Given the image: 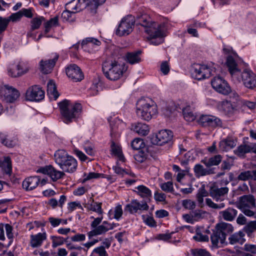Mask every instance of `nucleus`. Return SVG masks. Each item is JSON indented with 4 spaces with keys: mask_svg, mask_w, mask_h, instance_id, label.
Returning <instances> with one entry per match:
<instances>
[{
    "mask_svg": "<svg viewBox=\"0 0 256 256\" xmlns=\"http://www.w3.org/2000/svg\"><path fill=\"white\" fill-rule=\"evenodd\" d=\"M137 24L143 26L144 32L148 35V39L154 45H158L163 42L162 38L166 36V24H158L153 21L146 14L137 16Z\"/></svg>",
    "mask_w": 256,
    "mask_h": 256,
    "instance_id": "f257e3e1",
    "label": "nucleus"
},
{
    "mask_svg": "<svg viewBox=\"0 0 256 256\" xmlns=\"http://www.w3.org/2000/svg\"><path fill=\"white\" fill-rule=\"evenodd\" d=\"M63 122L69 124L76 121L79 117L82 106L79 103H72L68 100H64L58 104Z\"/></svg>",
    "mask_w": 256,
    "mask_h": 256,
    "instance_id": "f03ea898",
    "label": "nucleus"
},
{
    "mask_svg": "<svg viewBox=\"0 0 256 256\" xmlns=\"http://www.w3.org/2000/svg\"><path fill=\"white\" fill-rule=\"evenodd\" d=\"M234 231L232 226L228 223L218 224L210 236L212 248H218L226 243V236Z\"/></svg>",
    "mask_w": 256,
    "mask_h": 256,
    "instance_id": "7ed1b4c3",
    "label": "nucleus"
},
{
    "mask_svg": "<svg viewBox=\"0 0 256 256\" xmlns=\"http://www.w3.org/2000/svg\"><path fill=\"white\" fill-rule=\"evenodd\" d=\"M136 114L142 119L148 121L157 113L155 102L150 98H142L136 103Z\"/></svg>",
    "mask_w": 256,
    "mask_h": 256,
    "instance_id": "20e7f679",
    "label": "nucleus"
},
{
    "mask_svg": "<svg viewBox=\"0 0 256 256\" xmlns=\"http://www.w3.org/2000/svg\"><path fill=\"white\" fill-rule=\"evenodd\" d=\"M54 156L56 162L63 171L72 173L76 170L78 166L76 160L68 155L64 150H58Z\"/></svg>",
    "mask_w": 256,
    "mask_h": 256,
    "instance_id": "39448f33",
    "label": "nucleus"
},
{
    "mask_svg": "<svg viewBox=\"0 0 256 256\" xmlns=\"http://www.w3.org/2000/svg\"><path fill=\"white\" fill-rule=\"evenodd\" d=\"M113 159L116 161L114 172L116 174L122 176H124L126 174L131 176L132 174L128 169L123 168L122 166L125 165L126 158L122 152L121 146L114 142Z\"/></svg>",
    "mask_w": 256,
    "mask_h": 256,
    "instance_id": "423d86ee",
    "label": "nucleus"
},
{
    "mask_svg": "<svg viewBox=\"0 0 256 256\" xmlns=\"http://www.w3.org/2000/svg\"><path fill=\"white\" fill-rule=\"evenodd\" d=\"M237 205L246 216L256 218V200L254 196L248 194L240 197Z\"/></svg>",
    "mask_w": 256,
    "mask_h": 256,
    "instance_id": "0eeeda50",
    "label": "nucleus"
},
{
    "mask_svg": "<svg viewBox=\"0 0 256 256\" xmlns=\"http://www.w3.org/2000/svg\"><path fill=\"white\" fill-rule=\"evenodd\" d=\"M134 23V18L132 15L123 18L116 30V34L120 36L128 35L132 31Z\"/></svg>",
    "mask_w": 256,
    "mask_h": 256,
    "instance_id": "6e6552de",
    "label": "nucleus"
},
{
    "mask_svg": "<svg viewBox=\"0 0 256 256\" xmlns=\"http://www.w3.org/2000/svg\"><path fill=\"white\" fill-rule=\"evenodd\" d=\"M173 137L172 132L170 130H161L158 133L150 136L151 143L155 145L162 146L171 142Z\"/></svg>",
    "mask_w": 256,
    "mask_h": 256,
    "instance_id": "1a4fd4ad",
    "label": "nucleus"
},
{
    "mask_svg": "<svg viewBox=\"0 0 256 256\" xmlns=\"http://www.w3.org/2000/svg\"><path fill=\"white\" fill-rule=\"evenodd\" d=\"M30 70L28 64L24 62L10 64L8 68V73L12 78L22 76L27 73Z\"/></svg>",
    "mask_w": 256,
    "mask_h": 256,
    "instance_id": "9d476101",
    "label": "nucleus"
},
{
    "mask_svg": "<svg viewBox=\"0 0 256 256\" xmlns=\"http://www.w3.org/2000/svg\"><path fill=\"white\" fill-rule=\"evenodd\" d=\"M211 84L214 89L222 94L227 95L231 92L228 82L220 76L214 77L212 80Z\"/></svg>",
    "mask_w": 256,
    "mask_h": 256,
    "instance_id": "9b49d317",
    "label": "nucleus"
},
{
    "mask_svg": "<svg viewBox=\"0 0 256 256\" xmlns=\"http://www.w3.org/2000/svg\"><path fill=\"white\" fill-rule=\"evenodd\" d=\"M26 98L30 101L39 102L44 98V92L37 85L30 87L26 93Z\"/></svg>",
    "mask_w": 256,
    "mask_h": 256,
    "instance_id": "f8f14e48",
    "label": "nucleus"
},
{
    "mask_svg": "<svg viewBox=\"0 0 256 256\" xmlns=\"http://www.w3.org/2000/svg\"><path fill=\"white\" fill-rule=\"evenodd\" d=\"M226 64L230 74L232 80L234 83L240 82V76L241 71L232 56H228Z\"/></svg>",
    "mask_w": 256,
    "mask_h": 256,
    "instance_id": "ddd939ff",
    "label": "nucleus"
},
{
    "mask_svg": "<svg viewBox=\"0 0 256 256\" xmlns=\"http://www.w3.org/2000/svg\"><path fill=\"white\" fill-rule=\"evenodd\" d=\"M148 208L147 202L142 201L140 202L137 200H133L130 204L126 205L125 210L131 214H134L148 210Z\"/></svg>",
    "mask_w": 256,
    "mask_h": 256,
    "instance_id": "4468645a",
    "label": "nucleus"
},
{
    "mask_svg": "<svg viewBox=\"0 0 256 256\" xmlns=\"http://www.w3.org/2000/svg\"><path fill=\"white\" fill-rule=\"evenodd\" d=\"M199 124L204 127L215 128L222 126V122L218 118L212 115H202L198 120Z\"/></svg>",
    "mask_w": 256,
    "mask_h": 256,
    "instance_id": "2eb2a0df",
    "label": "nucleus"
},
{
    "mask_svg": "<svg viewBox=\"0 0 256 256\" xmlns=\"http://www.w3.org/2000/svg\"><path fill=\"white\" fill-rule=\"evenodd\" d=\"M240 82L247 88L252 89L256 86V75L251 70H245L240 72Z\"/></svg>",
    "mask_w": 256,
    "mask_h": 256,
    "instance_id": "dca6fc26",
    "label": "nucleus"
},
{
    "mask_svg": "<svg viewBox=\"0 0 256 256\" xmlns=\"http://www.w3.org/2000/svg\"><path fill=\"white\" fill-rule=\"evenodd\" d=\"M67 76L74 82H80L84 78L81 69L76 64H70L66 68Z\"/></svg>",
    "mask_w": 256,
    "mask_h": 256,
    "instance_id": "f3484780",
    "label": "nucleus"
},
{
    "mask_svg": "<svg viewBox=\"0 0 256 256\" xmlns=\"http://www.w3.org/2000/svg\"><path fill=\"white\" fill-rule=\"evenodd\" d=\"M59 58V55L54 53L52 54L51 58L48 60H42L40 62V71L44 74L50 73L56 64Z\"/></svg>",
    "mask_w": 256,
    "mask_h": 256,
    "instance_id": "a211bd4d",
    "label": "nucleus"
},
{
    "mask_svg": "<svg viewBox=\"0 0 256 256\" xmlns=\"http://www.w3.org/2000/svg\"><path fill=\"white\" fill-rule=\"evenodd\" d=\"M36 172L48 175L53 181H56L64 174V172L57 170L51 165L41 167Z\"/></svg>",
    "mask_w": 256,
    "mask_h": 256,
    "instance_id": "6ab92c4d",
    "label": "nucleus"
},
{
    "mask_svg": "<svg viewBox=\"0 0 256 256\" xmlns=\"http://www.w3.org/2000/svg\"><path fill=\"white\" fill-rule=\"evenodd\" d=\"M228 188H218L216 186H212L210 188L209 193L210 196L216 202H222L224 200V196L228 193Z\"/></svg>",
    "mask_w": 256,
    "mask_h": 256,
    "instance_id": "aec40b11",
    "label": "nucleus"
},
{
    "mask_svg": "<svg viewBox=\"0 0 256 256\" xmlns=\"http://www.w3.org/2000/svg\"><path fill=\"white\" fill-rule=\"evenodd\" d=\"M47 238L46 232H39L36 234H32L30 236V245L32 248H37L42 246L44 241Z\"/></svg>",
    "mask_w": 256,
    "mask_h": 256,
    "instance_id": "412c9836",
    "label": "nucleus"
},
{
    "mask_svg": "<svg viewBox=\"0 0 256 256\" xmlns=\"http://www.w3.org/2000/svg\"><path fill=\"white\" fill-rule=\"evenodd\" d=\"M215 168H204L200 164H196L194 168L195 176L196 178H200L205 176L210 175L216 173Z\"/></svg>",
    "mask_w": 256,
    "mask_h": 256,
    "instance_id": "4be33fe9",
    "label": "nucleus"
},
{
    "mask_svg": "<svg viewBox=\"0 0 256 256\" xmlns=\"http://www.w3.org/2000/svg\"><path fill=\"white\" fill-rule=\"evenodd\" d=\"M40 182V178L38 176H32L26 178L22 182V188L27 191L36 188Z\"/></svg>",
    "mask_w": 256,
    "mask_h": 256,
    "instance_id": "5701e85b",
    "label": "nucleus"
},
{
    "mask_svg": "<svg viewBox=\"0 0 256 256\" xmlns=\"http://www.w3.org/2000/svg\"><path fill=\"white\" fill-rule=\"evenodd\" d=\"M93 228L94 230H92L88 234L89 238H90L94 236L102 234L106 232L108 230L111 229L112 228V226L106 222L104 221L103 222L102 224Z\"/></svg>",
    "mask_w": 256,
    "mask_h": 256,
    "instance_id": "b1692460",
    "label": "nucleus"
},
{
    "mask_svg": "<svg viewBox=\"0 0 256 256\" xmlns=\"http://www.w3.org/2000/svg\"><path fill=\"white\" fill-rule=\"evenodd\" d=\"M126 70L127 66L124 63L118 64L116 62H113V80L120 79Z\"/></svg>",
    "mask_w": 256,
    "mask_h": 256,
    "instance_id": "393cba45",
    "label": "nucleus"
},
{
    "mask_svg": "<svg viewBox=\"0 0 256 256\" xmlns=\"http://www.w3.org/2000/svg\"><path fill=\"white\" fill-rule=\"evenodd\" d=\"M255 148V144H243L239 146L237 148L234 150V152L238 156L240 157H244V155L247 153L250 152H254Z\"/></svg>",
    "mask_w": 256,
    "mask_h": 256,
    "instance_id": "a878e982",
    "label": "nucleus"
},
{
    "mask_svg": "<svg viewBox=\"0 0 256 256\" xmlns=\"http://www.w3.org/2000/svg\"><path fill=\"white\" fill-rule=\"evenodd\" d=\"M84 4V7L92 14L96 13V9L98 6L103 4L99 0H82Z\"/></svg>",
    "mask_w": 256,
    "mask_h": 256,
    "instance_id": "bb28decb",
    "label": "nucleus"
},
{
    "mask_svg": "<svg viewBox=\"0 0 256 256\" xmlns=\"http://www.w3.org/2000/svg\"><path fill=\"white\" fill-rule=\"evenodd\" d=\"M222 157L220 154L215 155L210 158H204L202 160L206 167L211 168L212 166L218 165L222 160Z\"/></svg>",
    "mask_w": 256,
    "mask_h": 256,
    "instance_id": "cd10ccee",
    "label": "nucleus"
},
{
    "mask_svg": "<svg viewBox=\"0 0 256 256\" xmlns=\"http://www.w3.org/2000/svg\"><path fill=\"white\" fill-rule=\"evenodd\" d=\"M220 214L224 220L232 222L236 216L238 210L236 209L229 207L224 210L220 212Z\"/></svg>",
    "mask_w": 256,
    "mask_h": 256,
    "instance_id": "c85d7f7f",
    "label": "nucleus"
},
{
    "mask_svg": "<svg viewBox=\"0 0 256 256\" xmlns=\"http://www.w3.org/2000/svg\"><path fill=\"white\" fill-rule=\"evenodd\" d=\"M236 144V141L231 138H227L220 142L219 148L222 151H228L234 148Z\"/></svg>",
    "mask_w": 256,
    "mask_h": 256,
    "instance_id": "c756f323",
    "label": "nucleus"
},
{
    "mask_svg": "<svg viewBox=\"0 0 256 256\" xmlns=\"http://www.w3.org/2000/svg\"><path fill=\"white\" fill-rule=\"evenodd\" d=\"M244 234L242 231H239L232 234L228 238L229 243L230 244H242L245 242L244 238Z\"/></svg>",
    "mask_w": 256,
    "mask_h": 256,
    "instance_id": "7c9ffc66",
    "label": "nucleus"
},
{
    "mask_svg": "<svg viewBox=\"0 0 256 256\" xmlns=\"http://www.w3.org/2000/svg\"><path fill=\"white\" fill-rule=\"evenodd\" d=\"M204 68V64H194L192 69L193 77L198 80H203Z\"/></svg>",
    "mask_w": 256,
    "mask_h": 256,
    "instance_id": "2f4dec72",
    "label": "nucleus"
},
{
    "mask_svg": "<svg viewBox=\"0 0 256 256\" xmlns=\"http://www.w3.org/2000/svg\"><path fill=\"white\" fill-rule=\"evenodd\" d=\"M82 0H72L68 2L66 5V9L73 12L75 14L82 10L81 7L82 4L80 1Z\"/></svg>",
    "mask_w": 256,
    "mask_h": 256,
    "instance_id": "473e14b6",
    "label": "nucleus"
},
{
    "mask_svg": "<svg viewBox=\"0 0 256 256\" xmlns=\"http://www.w3.org/2000/svg\"><path fill=\"white\" fill-rule=\"evenodd\" d=\"M47 93L50 96H52L54 100H56L59 96L56 84L52 80H49L47 84Z\"/></svg>",
    "mask_w": 256,
    "mask_h": 256,
    "instance_id": "72a5a7b5",
    "label": "nucleus"
},
{
    "mask_svg": "<svg viewBox=\"0 0 256 256\" xmlns=\"http://www.w3.org/2000/svg\"><path fill=\"white\" fill-rule=\"evenodd\" d=\"M102 84L99 80H94L92 86L88 88V94L90 96H94L98 94V92L102 90Z\"/></svg>",
    "mask_w": 256,
    "mask_h": 256,
    "instance_id": "f704fd0d",
    "label": "nucleus"
},
{
    "mask_svg": "<svg viewBox=\"0 0 256 256\" xmlns=\"http://www.w3.org/2000/svg\"><path fill=\"white\" fill-rule=\"evenodd\" d=\"M0 140L2 144L8 148H12L16 144V140L10 138L5 133L0 132Z\"/></svg>",
    "mask_w": 256,
    "mask_h": 256,
    "instance_id": "c9c22d12",
    "label": "nucleus"
},
{
    "mask_svg": "<svg viewBox=\"0 0 256 256\" xmlns=\"http://www.w3.org/2000/svg\"><path fill=\"white\" fill-rule=\"evenodd\" d=\"M210 194V193L205 189L204 186H202L198 190L196 194V200L200 207L202 208L204 206V198Z\"/></svg>",
    "mask_w": 256,
    "mask_h": 256,
    "instance_id": "e433bc0d",
    "label": "nucleus"
},
{
    "mask_svg": "<svg viewBox=\"0 0 256 256\" xmlns=\"http://www.w3.org/2000/svg\"><path fill=\"white\" fill-rule=\"evenodd\" d=\"M134 130L136 133L142 136H146L148 134L150 129L148 126L140 122L137 123L134 128Z\"/></svg>",
    "mask_w": 256,
    "mask_h": 256,
    "instance_id": "4c0bfd02",
    "label": "nucleus"
},
{
    "mask_svg": "<svg viewBox=\"0 0 256 256\" xmlns=\"http://www.w3.org/2000/svg\"><path fill=\"white\" fill-rule=\"evenodd\" d=\"M8 90V94L6 96V100L9 102H13L19 98L20 92L17 90L12 87Z\"/></svg>",
    "mask_w": 256,
    "mask_h": 256,
    "instance_id": "58836bf2",
    "label": "nucleus"
},
{
    "mask_svg": "<svg viewBox=\"0 0 256 256\" xmlns=\"http://www.w3.org/2000/svg\"><path fill=\"white\" fill-rule=\"evenodd\" d=\"M52 240V247L56 248L58 246L62 245L64 243L67 242L70 238L68 236L64 238L60 236H51L50 237Z\"/></svg>",
    "mask_w": 256,
    "mask_h": 256,
    "instance_id": "ea45409f",
    "label": "nucleus"
},
{
    "mask_svg": "<svg viewBox=\"0 0 256 256\" xmlns=\"http://www.w3.org/2000/svg\"><path fill=\"white\" fill-rule=\"evenodd\" d=\"M136 189L138 190V194L139 196L142 198L150 200V198L152 197V192L148 188L143 185H140L138 186Z\"/></svg>",
    "mask_w": 256,
    "mask_h": 256,
    "instance_id": "a19ab883",
    "label": "nucleus"
},
{
    "mask_svg": "<svg viewBox=\"0 0 256 256\" xmlns=\"http://www.w3.org/2000/svg\"><path fill=\"white\" fill-rule=\"evenodd\" d=\"M101 204V203H97L96 202H94L93 200H90L88 203L86 204L84 207L89 210L96 212L98 214H100L102 212Z\"/></svg>",
    "mask_w": 256,
    "mask_h": 256,
    "instance_id": "79ce46f5",
    "label": "nucleus"
},
{
    "mask_svg": "<svg viewBox=\"0 0 256 256\" xmlns=\"http://www.w3.org/2000/svg\"><path fill=\"white\" fill-rule=\"evenodd\" d=\"M102 70L105 76L108 79L111 80L110 72L112 70V60L110 59L104 62Z\"/></svg>",
    "mask_w": 256,
    "mask_h": 256,
    "instance_id": "37998d69",
    "label": "nucleus"
},
{
    "mask_svg": "<svg viewBox=\"0 0 256 256\" xmlns=\"http://www.w3.org/2000/svg\"><path fill=\"white\" fill-rule=\"evenodd\" d=\"M140 54V52L139 51L128 53L126 56L128 62L132 64L139 62L140 61V58L139 56Z\"/></svg>",
    "mask_w": 256,
    "mask_h": 256,
    "instance_id": "c03bdc74",
    "label": "nucleus"
},
{
    "mask_svg": "<svg viewBox=\"0 0 256 256\" xmlns=\"http://www.w3.org/2000/svg\"><path fill=\"white\" fill-rule=\"evenodd\" d=\"M101 44L100 41L93 38H87L82 42V46L84 48L85 46L91 47L94 46H99Z\"/></svg>",
    "mask_w": 256,
    "mask_h": 256,
    "instance_id": "a18cd8bd",
    "label": "nucleus"
},
{
    "mask_svg": "<svg viewBox=\"0 0 256 256\" xmlns=\"http://www.w3.org/2000/svg\"><path fill=\"white\" fill-rule=\"evenodd\" d=\"M58 25V16H55L54 18L50 19L44 24V33L46 34L48 33L50 28L53 26H56Z\"/></svg>",
    "mask_w": 256,
    "mask_h": 256,
    "instance_id": "49530a36",
    "label": "nucleus"
},
{
    "mask_svg": "<svg viewBox=\"0 0 256 256\" xmlns=\"http://www.w3.org/2000/svg\"><path fill=\"white\" fill-rule=\"evenodd\" d=\"M256 230V221H252L248 223L243 228V232H246L249 237L252 236V233Z\"/></svg>",
    "mask_w": 256,
    "mask_h": 256,
    "instance_id": "de8ad7c7",
    "label": "nucleus"
},
{
    "mask_svg": "<svg viewBox=\"0 0 256 256\" xmlns=\"http://www.w3.org/2000/svg\"><path fill=\"white\" fill-rule=\"evenodd\" d=\"M204 68L203 74V80L210 78V76L214 75L216 73V68L212 66H208L204 64Z\"/></svg>",
    "mask_w": 256,
    "mask_h": 256,
    "instance_id": "09e8293b",
    "label": "nucleus"
},
{
    "mask_svg": "<svg viewBox=\"0 0 256 256\" xmlns=\"http://www.w3.org/2000/svg\"><path fill=\"white\" fill-rule=\"evenodd\" d=\"M184 118L188 122H192L196 118L194 113L190 110V107L184 108L182 110Z\"/></svg>",
    "mask_w": 256,
    "mask_h": 256,
    "instance_id": "8fccbe9b",
    "label": "nucleus"
},
{
    "mask_svg": "<svg viewBox=\"0 0 256 256\" xmlns=\"http://www.w3.org/2000/svg\"><path fill=\"white\" fill-rule=\"evenodd\" d=\"M206 203L208 206L214 209L220 210L223 208L225 206L224 203L221 202L220 204H217L213 202L212 200L210 198H206Z\"/></svg>",
    "mask_w": 256,
    "mask_h": 256,
    "instance_id": "3c124183",
    "label": "nucleus"
},
{
    "mask_svg": "<svg viewBox=\"0 0 256 256\" xmlns=\"http://www.w3.org/2000/svg\"><path fill=\"white\" fill-rule=\"evenodd\" d=\"M191 256H211L210 253L204 249H192Z\"/></svg>",
    "mask_w": 256,
    "mask_h": 256,
    "instance_id": "603ef678",
    "label": "nucleus"
},
{
    "mask_svg": "<svg viewBox=\"0 0 256 256\" xmlns=\"http://www.w3.org/2000/svg\"><path fill=\"white\" fill-rule=\"evenodd\" d=\"M160 186L162 190L167 192H172L174 190L173 183L171 181L162 183Z\"/></svg>",
    "mask_w": 256,
    "mask_h": 256,
    "instance_id": "864d4df0",
    "label": "nucleus"
},
{
    "mask_svg": "<svg viewBox=\"0 0 256 256\" xmlns=\"http://www.w3.org/2000/svg\"><path fill=\"white\" fill-rule=\"evenodd\" d=\"M142 218L144 222L148 226L150 227H154L156 226V223L153 217L150 216L148 215H142Z\"/></svg>",
    "mask_w": 256,
    "mask_h": 256,
    "instance_id": "5fc2aeb1",
    "label": "nucleus"
},
{
    "mask_svg": "<svg viewBox=\"0 0 256 256\" xmlns=\"http://www.w3.org/2000/svg\"><path fill=\"white\" fill-rule=\"evenodd\" d=\"M43 18H35L31 21V30H34L38 29L42 24Z\"/></svg>",
    "mask_w": 256,
    "mask_h": 256,
    "instance_id": "6e6d98bb",
    "label": "nucleus"
},
{
    "mask_svg": "<svg viewBox=\"0 0 256 256\" xmlns=\"http://www.w3.org/2000/svg\"><path fill=\"white\" fill-rule=\"evenodd\" d=\"M9 21V20L0 16V35L6 30Z\"/></svg>",
    "mask_w": 256,
    "mask_h": 256,
    "instance_id": "4d7b16f0",
    "label": "nucleus"
},
{
    "mask_svg": "<svg viewBox=\"0 0 256 256\" xmlns=\"http://www.w3.org/2000/svg\"><path fill=\"white\" fill-rule=\"evenodd\" d=\"M182 206L186 209L194 210L196 208V203L191 200H184L182 202Z\"/></svg>",
    "mask_w": 256,
    "mask_h": 256,
    "instance_id": "13d9d810",
    "label": "nucleus"
},
{
    "mask_svg": "<svg viewBox=\"0 0 256 256\" xmlns=\"http://www.w3.org/2000/svg\"><path fill=\"white\" fill-rule=\"evenodd\" d=\"M84 149L88 154L92 156L94 154L93 144L90 143L88 141H87L84 143Z\"/></svg>",
    "mask_w": 256,
    "mask_h": 256,
    "instance_id": "bf43d9fd",
    "label": "nucleus"
},
{
    "mask_svg": "<svg viewBox=\"0 0 256 256\" xmlns=\"http://www.w3.org/2000/svg\"><path fill=\"white\" fill-rule=\"evenodd\" d=\"M44 226V222L42 223L40 221L35 220L34 222L28 223L26 224V227L29 230H30L34 228L35 227L40 228V226Z\"/></svg>",
    "mask_w": 256,
    "mask_h": 256,
    "instance_id": "052dcab7",
    "label": "nucleus"
},
{
    "mask_svg": "<svg viewBox=\"0 0 256 256\" xmlns=\"http://www.w3.org/2000/svg\"><path fill=\"white\" fill-rule=\"evenodd\" d=\"M143 142L140 138H135L131 142L132 148L135 150H138L142 147Z\"/></svg>",
    "mask_w": 256,
    "mask_h": 256,
    "instance_id": "680f3d73",
    "label": "nucleus"
},
{
    "mask_svg": "<svg viewBox=\"0 0 256 256\" xmlns=\"http://www.w3.org/2000/svg\"><path fill=\"white\" fill-rule=\"evenodd\" d=\"M193 238L197 242H208L209 238L207 235L202 234L201 233L196 232V234L193 236Z\"/></svg>",
    "mask_w": 256,
    "mask_h": 256,
    "instance_id": "e2e57ef3",
    "label": "nucleus"
},
{
    "mask_svg": "<svg viewBox=\"0 0 256 256\" xmlns=\"http://www.w3.org/2000/svg\"><path fill=\"white\" fill-rule=\"evenodd\" d=\"M160 70L161 72L164 74L166 75L168 74L170 72V66L167 61H163L160 67Z\"/></svg>",
    "mask_w": 256,
    "mask_h": 256,
    "instance_id": "0e129e2a",
    "label": "nucleus"
},
{
    "mask_svg": "<svg viewBox=\"0 0 256 256\" xmlns=\"http://www.w3.org/2000/svg\"><path fill=\"white\" fill-rule=\"evenodd\" d=\"M123 213L122 206L120 204H118L114 209V218L118 220L122 216Z\"/></svg>",
    "mask_w": 256,
    "mask_h": 256,
    "instance_id": "69168bd1",
    "label": "nucleus"
},
{
    "mask_svg": "<svg viewBox=\"0 0 256 256\" xmlns=\"http://www.w3.org/2000/svg\"><path fill=\"white\" fill-rule=\"evenodd\" d=\"M4 228L6 236L10 240V242H12L13 238V234L12 233V227L10 224H7L4 225Z\"/></svg>",
    "mask_w": 256,
    "mask_h": 256,
    "instance_id": "338daca9",
    "label": "nucleus"
},
{
    "mask_svg": "<svg viewBox=\"0 0 256 256\" xmlns=\"http://www.w3.org/2000/svg\"><path fill=\"white\" fill-rule=\"evenodd\" d=\"M244 249L247 252H250L253 254H256V244H246L244 245Z\"/></svg>",
    "mask_w": 256,
    "mask_h": 256,
    "instance_id": "774afa93",
    "label": "nucleus"
}]
</instances>
